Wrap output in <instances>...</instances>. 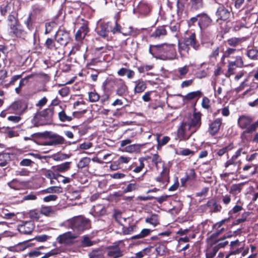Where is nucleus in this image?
I'll list each match as a JSON object with an SVG mask.
<instances>
[{"label":"nucleus","mask_w":258,"mask_h":258,"mask_svg":"<svg viewBox=\"0 0 258 258\" xmlns=\"http://www.w3.org/2000/svg\"><path fill=\"white\" fill-rule=\"evenodd\" d=\"M149 52L154 57L163 60H171L176 58L177 53L174 44L166 43L158 45H151Z\"/></svg>","instance_id":"obj_1"},{"label":"nucleus","mask_w":258,"mask_h":258,"mask_svg":"<svg viewBox=\"0 0 258 258\" xmlns=\"http://www.w3.org/2000/svg\"><path fill=\"white\" fill-rule=\"evenodd\" d=\"M201 124V114L199 112H195L188 122H182L178 129V134L181 136L187 133L192 134L200 127Z\"/></svg>","instance_id":"obj_2"},{"label":"nucleus","mask_w":258,"mask_h":258,"mask_svg":"<svg viewBox=\"0 0 258 258\" xmlns=\"http://www.w3.org/2000/svg\"><path fill=\"white\" fill-rule=\"evenodd\" d=\"M155 166L158 168V164H162V170L160 174L156 177V181L160 183V185L163 188H165L169 182L170 168L172 166L171 162H154Z\"/></svg>","instance_id":"obj_3"},{"label":"nucleus","mask_w":258,"mask_h":258,"mask_svg":"<svg viewBox=\"0 0 258 258\" xmlns=\"http://www.w3.org/2000/svg\"><path fill=\"white\" fill-rule=\"evenodd\" d=\"M252 119V118L249 116L241 115L238 119V125L241 128L245 129L244 133H252L258 127V119L250 124Z\"/></svg>","instance_id":"obj_4"},{"label":"nucleus","mask_w":258,"mask_h":258,"mask_svg":"<svg viewBox=\"0 0 258 258\" xmlns=\"http://www.w3.org/2000/svg\"><path fill=\"white\" fill-rule=\"evenodd\" d=\"M53 109L48 108L40 113H37L33 119V121L37 125H42L49 123L52 121Z\"/></svg>","instance_id":"obj_5"},{"label":"nucleus","mask_w":258,"mask_h":258,"mask_svg":"<svg viewBox=\"0 0 258 258\" xmlns=\"http://www.w3.org/2000/svg\"><path fill=\"white\" fill-rule=\"evenodd\" d=\"M71 227L81 232L90 227V221L82 216L74 217L70 220Z\"/></svg>","instance_id":"obj_6"},{"label":"nucleus","mask_w":258,"mask_h":258,"mask_svg":"<svg viewBox=\"0 0 258 258\" xmlns=\"http://www.w3.org/2000/svg\"><path fill=\"white\" fill-rule=\"evenodd\" d=\"M28 156H29L28 158L23 159L22 161H32V159L40 160L44 159L46 160H49L50 159H52L54 160L58 161L65 160L69 158V156L68 155L61 153L54 154L51 156H40V155L37 154H29L28 155Z\"/></svg>","instance_id":"obj_7"},{"label":"nucleus","mask_w":258,"mask_h":258,"mask_svg":"<svg viewBox=\"0 0 258 258\" xmlns=\"http://www.w3.org/2000/svg\"><path fill=\"white\" fill-rule=\"evenodd\" d=\"M239 164L237 165V171L239 174H242L241 175L243 176L244 178H248L255 174L258 172V166L252 163H248L242 167H240V162H238Z\"/></svg>","instance_id":"obj_8"},{"label":"nucleus","mask_w":258,"mask_h":258,"mask_svg":"<svg viewBox=\"0 0 258 258\" xmlns=\"http://www.w3.org/2000/svg\"><path fill=\"white\" fill-rule=\"evenodd\" d=\"M77 237L76 234L69 231L59 235L56 238V241L59 244L70 246L74 243L73 240L77 238Z\"/></svg>","instance_id":"obj_9"},{"label":"nucleus","mask_w":258,"mask_h":258,"mask_svg":"<svg viewBox=\"0 0 258 258\" xmlns=\"http://www.w3.org/2000/svg\"><path fill=\"white\" fill-rule=\"evenodd\" d=\"M197 175L194 169H188L184 177L180 179L181 186L185 187L187 185L192 186L196 181Z\"/></svg>","instance_id":"obj_10"},{"label":"nucleus","mask_w":258,"mask_h":258,"mask_svg":"<svg viewBox=\"0 0 258 258\" xmlns=\"http://www.w3.org/2000/svg\"><path fill=\"white\" fill-rule=\"evenodd\" d=\"M132 140L126 139L120 142L119 150L122 152L133 153L138 151L140 150V146L138 144L130 145Z\"/></svg>","instance_id":"obj_11"},{"label":"nucleus","mask_w":258,"mask_h":258,"mask_svg":"<svg viewBox=\"0 0 258 258\" xmlns=\"http://www.w3.org/2000/svg\"><path fill=\"white\" fill-rule=\"evenodd\" d=\"M56 41L61 45H66L70 40V36L68 32L59 29L55 34Z\"/></svg>","instance_id":"obj_12"},{"label":"nucleus","mask_w":258,"mask_h":258,"mask_svg":"<svg viewBox=\"0 0 258 258\" xmlns=\"http://www.w3.org/2000/svg\"><path fill=\"white\" fill-rule=\"evenodd\" d=\"M35 225L31 221H23L22 224L18 225L19 231L24 234H30L34 230Z\"/></svg>","instance_id":"obj_13"},{"label":"nucleus","mask_w":258,"mask_h":258,"mask_svg":"<svg viewBox=\"0 0 258 258\" xmlns=\"http://www.w3.org/2000/svg\"><path fill=\"white\" fill-rule=\"evenodd\" d=\"M243 210L242 204L240 202V200H238L236 205L229 211V217L227 218H229V220L231 219H236Z\"/></svg>","instance_id":"obj_14"},{"label":"nucleus","mask_w":258,"mask_h":258,"mask_svg":"<svg viewBox=\"0 0 258 258\" xmlns=\"http://www.w3.org/2000/svg\"><path fill=\"white\" fill-rule=\"evenodd\" d=\"M111 24V22L100 24L96 29L97 34L102 37L107 36L109 32L112 31Z\"/></svg>","instance_id":"obj_15"},{"label":"nucleus","mask_w":258,"mask_h":258,"mask_svg":"<svg viewBox=\"0 0 258 258\" xmlns=\"http://www.w3.org/2000/svg\"><path fill=\"white\" fill-rule=\"evenodd\" d=\"M8 185L14 190L24 189L28 186V182L21 181L17 178L13 179L8 183Z\"/></svg>","instance_id":"obj_16"},{"label":"nucleus","mask_w":258,"mask_h":258,"mask_svg":"<svg viewBox=\"0 0 258 258\" xmlns=\"http://www.w3.org/2000/svg\"><path fill=\"white\" fill-rule=\"evenodd\" d=\"M183 41L186 44L189 46H190L194 49L196 50L199 49L200 45L196 39L195 33H191L188 36L185 37Z\"/></svg>","instance_id":"obj_17"},{"label":"nucleus","mask_w":258,"mask_h":258,"mask_svg":"<svg viewBox=\"0 0 258 258\" xmlns=\"http://www.w3.org/2000/svg\"><path fill=\"white\" fill-rule=\"evenodd\" d=\"M198 17H199L198 25L201 29L207 28L212 22V20L206 13L198 14Z\"/></svg>","instance_id":"obj_18"},{"label":"nucleus","mask_w":258,"mask_h":258,"mask_svg":"<svg viewBox=\"0 0 258 258\" xmlns=\"http://www.w3.org/2000/svg\"><path fill=\"white\" fill-rule=\"evenodd\" d=\"M205 207L208 208L211 213L220 212L222 209L221 205L217 203L215 199L209 200L206 204Z\"/></svg>","instance_id":"obj_19"},{"label":"nucleus","mask_w":258,"mask_h":258,"mask_svg":"<svg viewBox=\"0 0 258 258\" xmlns=\"http://www.w3.org/2000/svg\"><path fill=\"white\" fill-rule=\"evenodd\" d=\"M116 88V94L120 96L124 95L127 91V86L124 82L121 79H116L114 81Z\"/></svg>","instance_id":"obj_20"},{"label":"nucleus","mask_w":258,"mask_h":258,"mask_svg":"<svg viewBox=\"0 0 258 258\" xmlns=\"http://www.w3.org/2000/svg\"><path fill=\"white\" fill-rule=\"evenodd\" d=\"M81 112H74L72 114H68L63 109L58 112V115L59 119L62 122H70L73 120V117H77L78 114H81Z\"/></svg>","instance_id":"obj_21"},{"label":"nucleus","mask_w":258,"mask_h":258,"mask_svg":"<svg viewBox=\"0 0 258 258\" xmlns=\"http://www.w3.org/2000/svg\"><path fill=\"white\" fill-rule=\"evenodd\" d=\"M221 124L222 119L217 118L209 124L208 132L211 135H215L219 132Z\"/></svg>","instance_id":"obj_22"},{"label":"nucleus","mask_w":258,"mask_h":258,"mask_svg":"<svg viewBox=\"0 0 258 258\" xmlns=\"http://www.w3.org/2000/svg\"><path fill=\"white\" fill-rule=\"evenodd\" d=\"M182 97L183 101H188L190 100H196V101L203 96V93L201 91H197L191 92L187 94L185 96L179 95Z\"/></svg>","instance_id":"obj_23"},{"label":"nucleus","mask_w":258,"mask_h":258,"mask_svg":"<svg viewBox=\"0 0 258 258\" xmlns=\"http://www.w3.org/2000/svg\"><path fill=\"white\" fill-rule=\"evenodd\" d=\"M224 230V228H221L219 230L215 231L207 238V240L210 242V243H212V244H216L222 239L221 238L217 239V238Z\"/></svg>","instance_id":"obj_24"},{"label":"nucleus","mask_w":258,"mask_h":258,"mask_svg":"<svg viewBox=\"0 0 258 258\" xmlns=\"http://www.w3.org/2000/svg\"><path fill=\"white\" fill-rule=\"evenodd\" d=\"M216 15L218 18L223 20H227L230 16V11L228 9L221 6L218 8L216 12Z\"/></svg>","instance_id":"obj_25"},{"label":"nucleus","mask_w":258,"mask_h":258,"mask_svg":"<svg viewBox=\"0 0 258 258\" xmlns=\"http://www.w3.org/2000/svg\"><path fill=\"white\" fill-rule=\"evenodd\" d=\"M245 54L251 60H258V49L255 47L248 46L246 49Z\"/></svg>","instance_id":"obj_26"},{"label":"nucleus","mask_w":258,"mask_h":258,"mask_svg":"<svg viewBox=\"0 0 258 258\" xmlns=\"http://www.w3.org/2000/svg\"><path fill=\"white\" fill-rule=\"evenodd\" d=\"M124 244L121 241L114 242V258H117L123 255V251L121 248H123Z\"/></svg>","instance_id":"obj_27"},{"label":"nucleus","mask_w":258,"mask_h":258,"mask_svg":"<svg viewBox=\"0 0 258 258\" xmlns=\"http://www.w3.org/2000/svg\"><path fill=\"white\" fill-rule=\"evenodd\" d=\"M238 50L235 48L228 47L225 50L223 49V54L221 57V61L224 63V59L226 58L233 57Z\"/></svg>","instance_id":"obj_28"},{"label":"nucleus","mask_w":258,"mask_h":258,"mask_svg":"<svg viewBox=\"0 0 258 258\" xmlns=\"http://www.w3.org/2000/svg\"><path fill=\"white\" fill-rule=\"evenodd\" d=\"M244 182H241L238 184H233L229 190V193L234 196H236L238 194L240 193Z\"/></svg>","instance_id":"obj_29"},{"label":"nucleus","mask_w":258,"mask_h":258,"mask_svg":"<svg viewBox=\"0 0 258 258\" xmlns=\"http://www.w3.org/2000/svg\"><path fill=\"white\" fill-rule=\"evenodd\" d=\"M218 251V247H217L215 244H212V243H210L206 251V258H213Z\"/></svg>","instance_id":"obj_30"},{"label":"nucleus","mask_w":258,"mask_h":258,"mask_svg":"<svg viewBox=\"0 0 258 258\" xmlns=\"http://www.w3.org/2000/svg\"><path fill=\"white\" fill-rule=\"evenodd\" d=\"M167 34V31L164 26L158 27L151 34L152 37L159 38Z\"/></svg>","instance_id":"obj_31"},{"label":"nucleus","mask_w":258,"mask_h":258,"mask_svg":"<svg viewBox=\"0 0 258 258\" xmlns=\"http://www.w3.org/2000/svg\"><path fill=\"white\" fill-rule=\"evenodd\" d=\"M48 138L52 140L54 145L62 144L65 141L63 137L56 134H49Z\"/></svg>","instance_id":"obj_32"},{"label":"nucleus","mask_w":258,"mask_h":258,"mask_svg":"<svg viewBox=\"0 0 258 258\" xmlns=\"http://www.w3.org/2000/svg\"><path fill=\"white\" fill-rule=\"evenodd\" d=\"M245 41L244 38L232 37L227 40L228 45L232 47H236Z\"/></svg>","instance_id":"obj_33"},{"label":"nucleus","mask_w":258,"mask_h":258,"mask_svg":"<svg viewBox=\"0 0 258 258\" xmlns=\"http://www.w3.org/2000/svg\"><path fill=\"white\" fill-rule=\"evenodd\" d=\"M13 5L9 2H7L6 5H3L1 6V13L3 16L6 15L7 14H12L13 11Z\"/></svg>","instance_id":"obj_34"},{"label":"nucleus","mask_w":258,"mask_h":258,"mask_svg":"<svg viewBox=\"0 0 258 258\" xmlns=\"http://www.w3.org/2000/svg\"><path fill=\"white\" fill-rule=\"evenodd\" d=\"M22 107H24V109H26L27 106L26 104L22 102L21 101H17L14 102L10 106V109H12L14 111H22Z\"/></svg>","instance_id":"obj_35"},{"label":"nucleus","mask_w":258,"mask_h":258,"mask_svg":"<svg viewBox=\"0 0 258 258\" xmlns=\"http://www.w3.org/2000/svg\"><path fill=\"white\" fill-rule=\"evenodd\" d=\"M153 231L148 228L143 229L140 233L138 234L133 236L132 239H142L150 235L151 233Z\"/></svg>","instance_id":"obj_36"},{"label":"nucleus","mask_w":258,"mask_h":258,"mask_svg":"<svg viewBox=\"0 0 258 258\" xmlns=\"http://www.w3.org/2000/svg\"><path fill=\"white\" fill-rule=\"evenodd\" d=\"M93 211L97 216H102L106 213V208L103 205L97 204L93 206Z\"/></svg>","instance_id":"obj_37"},{"label":"nucleus","mask_w":258,"mask_h":258,"mask_svg":"<svg viewBox=\"0 0 258 258\" xmlns=\"http://www.w3.org/2000/svg\"><path fill=\"white\" fill-rule=\"evenodd\" d=\"M252 214L250 212L244 211L241 215V217L235 220L233 223V225H238L248 221V217Z\"/></svg>","instance_id":"obj_38"},{"label":"nucleus","mask_w":258,"mask_h":258,"mask_svg":"<svg viewBox=\"0 0 258 258\" xmlns=\"http://www.w3.org/2000/svg\"><path fill=\"white\" fill-rule=\"evenodd\" d=\"M145 221L146 223H149L154 227L160 224L158 216L156 214H152L150 217L146 218Z\"/></svg>","instance_id":"obj_39"},{"label":"nucleus","mask_w":258,"mask_h":258,"mask_svg":"<svg viewBox=\"0 0 258 258\" xmlns=\"http://www.w3.org/2000/svg\"><path fill=\"white\" fill-rule=\"evenodd\" d=\"M176 75L178 77L182 79L185 77V75L189 72V67L188 66H184L182 67L178 68L176 70Z\"/></svg>","instance_id":"obj_40"},{"label":"nucleus","mask_w":258,"mask_h":258,"mask_svg":"<svg viewBox=\"0 0 258 258\" xmlns=\"http://www.w3.org/2000/svg\"><path fill=\"white\" fill-rule=\"evenodd\" d=\"M40 213L46 216L52 215L55 214V211L52 206H43L40 209Z\"/></svg>","instance_id":"obj_41"},{"label":"nucleus","mask_w":258,"mask_h":258,"mask_svg":"<svg viewBox=\"0 0 258 258\" xmlns=\"http://www.w3.org/2000/svg\"><path fill=\"white\" fill-rule=\"evenodd\" d=\"M136 86L134 88L135 93H140L143 92L146 88V84L143 81L138 80L135 82Z\"/></svg>","instance_id":"obj_42"},{"label":"nucleus","mask_w":258,"mask_h":258,"mask_svg":"<svg viewBox=\"0 0 258 258\" xmlns=\"http://www.w3.org/2000/svg\"><path fill=\"white\" fill-rule=\"evenodd\" d=\"M178 51L181 56L185 55L188 53L189 50V46L186 44L183 41V42H178Z\"/></svg>","instance_id":"obj_43"},{"label":"nucleus","mask_w":258,"mask_h":258,"mask_svg":"<svg viewBox=\"0 0 258 258\" xmlns=\"http://www.w3.org/2000/svg\"><path fill=\"white\" fill-rule=\"evenodd\" d=\"M71 162H64L62 164H61L57 166L52 167L53 170L60 172H63L68 170L70 168V164Z\"/></svg>","instance_id":"obj_44"},{"label":"nucleus","mask_w":258,"mask_h":258,"mask_svg":"<svg viewBox=\"0 0 258 258\" xmlns=\"http://www.w3.org/2000/svg\"><path fill=\"white\" fill-rule=\"evenodd\" d=\"M42 174L46 177L49 178L50 179H57L59 177H62V176L60 174H55L50 170H44L42 171Z\"/></svg>","instance_id":"obj_45"},{"label":"nucleus","mask_w":258,"mask_h":258,"mask_svg":"<svg viewBox=\"0 0 258 258\" xmlns=\"http://www.w3.org/2000/svg\"><path fill=\"white\" fill-rule=\"evenodd\" d=\"M45 193H61L63 191L62 188L60 186H52L43 190Z\"/></svg>","instance_id":"obj_46"},{"label":"nucleus","mask_w":258,"mask_h":258,"mask_svg":"<svg viewBox=\"0 0 258 258\" xmlns=\"http://www.w3.org/2000/svg\"><path fill=\"white\" fill-rule=\"evenodd\" d=\"M191 8L192 10L196 11L201 9L203 7V0H190Z\"/></svg>","instance_id":"obj_47"},{"label":"nucleus","mask_w":258,"mask_h":258,"mask_svg":"<svg viewBox=\"0 0 258 258\" xmlns=\"http://www.w3.org/2000/svg\"><path fill=\"white\" fill-rule=\"evenodd\" d=\"M45 45L47 49L50 50H56L58 46L56 45L55 42L51 38H47L45 42Z\"/></svg>","instance_id":"obj_48"},{"label":"nucleus","mask_w":258,"mask_h":258,"mask_svg":"<svg viewBox=\"0 0 258 258\" xmlns=\"http://www.w3.org/2000/svg\"><path fill=\"white\" fill-rule=\"evenodd\" d=\"M29 217L33 220L37 221L40 217V211L37 209L30 210L28 213Z\"/></svg>","instance_id":"obj_49"},{"label":"nucleus","mask_w":258,"mask_h":258,"mask_svg":"<svg viewBox=\"0 0 258 258\" xmlns=\"http://www.w3.org/2000/svg\"><path fill=\"white\" fill-rule=\"evenodd\" d=\"M9 25L11 28V32L13 33L16 36H20L22 33L21 30L19 29L18 26L17 25V22L14 23H9Z\"/></svg>","instance_id":"obj_50"},{"label":"nucleus","mask_w":258,"mask_h":258,"mask_svg":"<svg viewBox=\"0 0 258 258\" xmlns=\"http://www.w3.org/2000/svg\"><path fill=\"white\" fill-rule=\"evenodd\" d=\"M64 250H62L59 248H56L53 249H52L50 251L45 253L43 256L41 258H49L52 256H55L58 254L60 253L61 252H64Z\"/></svg>","instance_id":"obj_51"},{"label":"nucleus","mask_w":258,"mask_h":258,"mask_svg":"<svg viewBox=\"0 0 258 258\" xmlns=\"http://www.w3.org/2000/svg\"><path fill=\"white\" fill-rule=\"evenodd\" d=\"M138 229V227L136 224H133L128 227L123 226L122 228V232L125 235L131 234L134 231H136Z\"/></svg>","instance_id":"obj_52"},{"label":"nucleus","mask_w":258,"mask_h":258,"mask_svg":"<svg viewBox=\"0 0 258 258\" xmlns=\"http://www.w3.org/2000/svg\"><path fill=\"white\" fill-rule=\"evenodd\" d=\"M237 162H226L225 164V167L227 168L230 166H233L234 168L232 169L229 172L224 173L222 175L224 177L229 176L230 174H233L235 171H237Z\"/></svg>","instance_id":"obj_53"},{"label":"nucleus","mask_w":258,"mask_h":258,"mask_svg":"<svg viewBox=\"0 0 258 258\" xmlns=\"http://www.w3.org/2000/svg\"><path fill=\"white\" fill-rule=\"evenodd\" d=\"M156 251L159 255H163L167 252L166 246L163 244H160L156 247Z\"/></svg>","instance_id":"obj_54"},{"label":"nucleus","mask_w":258,"mask_h":258,"mask_svg":"<svg viewBox=\"0 0 258 258\" xmlns=\"http://www.w3.org/2000/svg\"><path fill=\"white\" fill-rule=\"evenodd\" d=\"M236 62L230 61L228 65V73L226 76L229 77L230 75L234 74V70L235 69Z\"/></svg>","instance_id":"obj_55"},{"label":"nucleus","mask_w":258,"mask_h":258,"mask_svg":"<svg viewBox=\"0 0 258 258\" xmlns=\"http://www.w3.org/2000/svg\"><path fill=\"white\" fill-rule=\"evenodd\" d=\"M229 221V218H225L224 219H222L219 222H218L214 224L212 228L213 229H215L216 231L219 230L220 228H222V226L223 225V224Z\"/></svg>","instance_id":"obj_56"},{"label":"nucleus","mask_w":258,"mask_h":258,"mask_svg":"<svg viewBox=\"0 0 258 258\" xmlns=\"http://www.w3.org/2000/svg\"><path fill=\"white\" fill-rule=\"evenodd\" d=\"M81 244L83 246L89 247L93 245L94 242L90 240L88 236H85L81 241Z\"/></svg>","instance_id":"obj_57"},{"label":"nucleus","mask_w":258,"mask_h":258,"mask_svg":"<svg viewBox=\"0 0 258 258\" xmlns=\"http://www.w3.org/2000/svg\"><path fill=\"white\" fill-rule=\"evenodd\" d=\"M247 79H245L242 82L240 83L238 87L235 88L233 90V92H235L236 94H237L240 91H242L246 86H247Z\"/></svg>","instance_id":"obj_58"},{"label":"nucleus","mask_w":258,"mask_h":258,"mask_svg":"<svg viewBox=\"0 0 258 258\" xmlns=\"http://www.w3.org/2000/svg\"><path fill=\"white\" fill-rule=\"evenodd\" d=\"M221 201L225 205H229L231 201V196L230 194H226L221 196Z\"/></svg>","instance_id":"obj_59"},{"label":"nucleus","mask_w":258,"mask_h":258,"mask_svg":"<svg viewBox=\"0 0 258 258\" xmlns=\"http://www.w3.org/2000/svg\"><path fill=\"white\" fill-rule=\"evenodd\" d=\"M150 252V248H145L142 250L136 253V258H142L145 255H147Z\"/></svg>","instance_id":"obj_60"},{"label":"nucleus","mask_w":258,"mask_h":258,"mask_svg":"<svg viewBox=\"0 0 258 258\" xmlns=\"http://www.w3.org/2000/svg\"><path fill=\"white\" fill-rule=\"evenodd\" d=\"M43 248V246H40L39 248L37 249V250H34L30 251L28 253V255L29 257H38L41 254V252L38 250V249Z\"/></svg>","instance_id":"obj_61"},{"label":"nucleus","mask_w":258,"mask_h":258,"mask_svg":"<svg viewBox=\"0 0 258 258\" xmlns=\"http://www.w3.org/2000/svg\"><path fill=\"white\" fill-rule=\"evenodd\" d=\"M89 162H78L77 167L79 169L82 170L83 171H88L89 169Z\"/></svg>","instance_id":"obj_62"},{"label":"nucleus","mask_w":258,"mask_h":258,"mask_svg":"<svg viewBox=\"0 0 258 258\" xmlns=\"http://www.w3.org/2000/svg\"><path fill=\"white\" fill-rule=\"evenodd\" d=\"M55 23L53 22L46 23L45 24V34H47L50 33L52 30V28L55 26Z\"/></svg>","instance_id":"obj_63"},{"label":"nucleus","mask_w":258,"mask_h":258,"mask_svg":"<svg viewBox=\"0 0 258 258\" xmlns=\"http://www.w3.org/2000/svg\"><path fill=\"white\" fill-rule=\"evenodd\" d=\"M89 98L91 102H96L99 99V95L96 92H90L89 93Z\"/></svg>","instance_id":"obj_64"}]
</instances>
